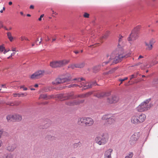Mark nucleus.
<instances>
[{"mask_svg": "<svg viewBox=\"0 0 158 158\" xmlns=\"http://www.w3.org/2000/svg\"><path fill=\"white\" fill-rule=\"evenodd\" d=\"M78 103L75 100L67 101L65 102L66 105L69 106H73L78 104Z\"/></svg>", "mask_w": 158, "mask_h": 158, "instance_id": "obj_18", "label": "nucleus"}, {"mask_svg": "<svg viewBox=\"0 0 158 158\" xmlns=\"http://www.w3.org/2000/svg\"><path fill=\"white\" fill-rule=\"evenodd\" d=\"M15 54V52H13L11 54V55L10 56H9L7 58L8 59H9L10 58V57H11L12 56H13Z\"/></svg>", "mask_w": 158, "mask_h": 158, "instance_id": "obj_48", "label": "nucleus"}, {"mask_svg": "<svg viewBox=\"0 0 158 158\" xmlns=\"http://www.w3.org/2000/svg\"><path fill=\"white\" fill-rule=\"evenodd\" d=\"M16 148V145L15 144H10L7 147V149L9 151L12 152Z\"/></svg>", "mask_w": 158, "mask_h": 158, "instance_id": "obj_15", "label": "nucleus"}, {"mask_svg": "<svg viewBox=\"0 0 158 158\" xmlns=\"http://www.w3.org/2000/svg\"><path fill=\"white\" fill-rule=\"evenodd\" d=\"M7 36L8 38L9 39L10 41H12L13 40V38L11 36V34L10 32H8L7 33Z\"/></svg>", "mask_w": 158, "mask_h": 158, "instance_id": "obj_31", "label": "nucleus"}, {"mask_svg": "<svg viewBox=\"0 0 158 158\" xmlns=\"http://www.w3.org/2000/svg\"><path fill=\"white\" fill-rule=\"evenodd\" d=\"M155 59V60H158V53L156 55Z\"/></svg>", "mask_w": 158, "mask_h": 158, "instance_id": "obj_56", "label": "nucleus"}, {"mask_svg": "<svg viewBox=\"0 0 158 158\" xmlns=\"http://www.w3.org/2000/svg\"><path fill=\"white\" fill-rule=\"evenodd\" d=\"M9 5H11L12 4V3L11 2H9Z\"/></svg>", "mask_w": 158, "mask_h": 158, "instance_id": "obj_62", "label": "nucleus"}, {"mask_svg": "<svg viewBox=\"0 0 158 158\" xmlns=\"http://www.w3.org/2000/svg\"><path fill=\"white\" fill-rule=\"evenodd\" d=\"M108 141V139L106 136L101 135L97 137L95 139V143L99 145H103Z\"/></svg>", "mask_w": 158, "mask_h": 158, "instance_id": "obj_7", "label": "nucleus"}, {"mask_svg": "<svg viewBox=\"0 0 158 158\" xmlns=\"http://www.w3.org/2000/svg\"><path fill=\"white\" fill-rule=\"evenodd\" d=\"M30 78L31 79H35L38 78V77L36 75L35 73L31 76Z\"/></svg>", "mask_w": 158, "mask_h": 158, "instance_id": "obj_34", "label": "nucleus"}, {"mask_svg": "<svg viewBox=\"0 0 158 158\" xmlns=\"http://www.w3.org/2000/svg\"><path fill=\"white\" fill-rule=\"evenodd\" d=\"M1 87L4 88H6V87L5 86V84L2 85H1Z\"/></svg>", "mask_w": 158, "mask_h": 158, "instance_id": "obj_58", "label": "nucleus"}, {"mask_svg": "<svg viewBox=\"0 0 158 158\" xmlns=\"http://www.w3.org/2000/svg\"><path fill=\"white\" fill-rule=\"evenodd\" d=\"M14 116V121H19L22 120V116L19 114H15L13 115Z\"/></svg>", "mask_w": 158, "mask_h": 158, "instance_id": "obj_21", "label": "nucleus"}, {"mask_svg": "<svg viewBox=\"0 0 158 158\" xmlns=\"http://www.w3.org/2000/svg\"><path fill=\"white\" fill-rule=\"evenodd\" d=\"M44 71L42 70H39L35 72V74L38 78L43 76L44 75Z\"/></svg>", "mask_w": 158, "mask_h": 158, "instance_id": "obj_22", "label": "nucleus"}, {"mask_svg": "<svg viewBox=\"0 0 158 158\" xmlns=\"http://www.w3.org/2000/svg\"><path fill=\"white\" fill-rule=\"evenodd\" d=\"M76 86H79L80 87H81V86H80V85H78L75 84H71L68 86H65V87H67L68 88H70L72 87H74Z\"/></svg>", "mask_w": 158, "mask_h": 158, "instance_id": "obj_32", "label": "nucleus"}, {"mask_svg": "<svg viewBox=\"0 0 158 158\" xmlns=\"http://www.w3.org/2000/svg\"><path fill=\"white\" fill-rule=\"evenodd\" d=\"M85 80L84 78H81V79H80V81H84Z\"/></svg>", "mask_w": 158, "mask_h": 158, "instance_id": "obj_61", "label": "nucleus"}, {"mask_svg": "<svg viewBox=\"0 0 158 158\" xmlns=\"http://www.w3.org/2000/svg\"><path fill=\"white\" fill-rule=\"evenodd\" d=\"M91 94V93L88 92L85 94L79 95L77 96H74L73 92L68 93L66 94H60L59 95L58 97L60 99H62V100L73 99L76 98L77 97L85 98L89 96Z\"/></svg>", "mask_w": 158, "mask_h": 158, "instance_id": "obj_2", "label": "nucleus"}, {"mask_svg": "<svg viewBox=\"0 0 158 158\" xmlns=\"http://www.w3.org/2000/svg\"><path fill=\"white\" fill-rule=\"evenodd\" d=\"M143 56H141V55H140V56H139V57H138V59H140V58H143Z\"/></svg>", "mask_w": 158, "mask_h": 158, "instance_id": "obj_57", "label": "nucleus"}, {"mask_svg": "<svg viewBox=\"0 0 158 158\" xmlns=\"http://www.w3.org/2000/svg\"><path fill=\"white\" fill-rule=\"evenodd\" d=\"M42 38H41L40 39V41L39 42V45H40L42 42Z\"/></svg>", "mask_w": 158, "mask_h": 158, "instance_id": "obj_63", "label": "nucleus"}, {"mask_svg": "<svg viewBox=\"0 0 158 158\" xmlns=\"http://www.w3.org/2000/svg\"><path fill=\"white\" fill-rule=\"evenodd\" d=\"M71 77L70 76L58 78L56 79L55 81L52 82V83L56 85L63 83H69L71 80Z\"/></svg>", "mask_w": 158, "mask_h": 158, "instance_id": "obj_5", "label": "nucleus"}, {"mask_svg": "<svg viewBox=\"0 0 158 158\" xmlns=\"http://www.w3.org/2000/svg\"><path fill=\"white\" fill-rule=\"evenodd\" d=\"M110 95V93L109 92H102L97 93L96 96L98 98H102L104 97L109 96Z\"/></svg>", "mask_w": 158, "mask_h": 158, "instance_id": "obj_13", "label": "nucleus"}, {"mask_svg": "<svg viewBox=\"0 0 158 158\" xmlns=\"http://www.w3.org/2000/svg\"><path fill=\"white\" fill-rule=\"evenodd\" d=\"M81 145V143L80 141H79L77 143H74L73 144V146L74 148H77V147H80Z\"/></svg>", "mask_w": 158, "mask_h": 158, "instance_id": "obj_27", "label": "nucleus"}, {"mask_svg": "<svg viewBox=\"0 0 158 158\" xmlns=\"http://www.w3.org/2000/svg\"><path fill=\"white\" fill-rule=\"evenodd\" d=\"M7 105H10V106H13L14 105V104H13L12 103H8V104H7Z\"/></svg>", "mask_w": 158, "mask_h": 158, "instance_id": "obj_59", "label": "nucleus"}, {"mask_svg": "<svg viewBox=\"0 0 158 158\" xmlns=\"http://www.w3.org/2000/svg\"><path fill=\"white\" fill-rule=\"evenodd\" d=\"M38 86V85L37 84H36L34 86L35 87H37Z\"/></svg>", "mask_w": 158, "mask_h": 158, "instance_id": "obj_64", "label": "nucleus"}, {"mask_svg": "<svg viewBox=\"0 0 158 158\" xmlns=\"http://www.w3.org/2000/svg\"><path fill=\"white\" fill-rule=\"evenodd\" d=\"M47 39L45 40L46 41H48L50 40V39L48 37V36H47Z\"/></svg>", "mask_w": 158, "mask_h": 158, "instance_id": "obj_53", "label": "nucleus"}, {"mask_svg": "<svg viewBox=\"0 0 158 158\" xmlns=\"http://www.w3.org/2000/svg\"><path fill=\"white\" fill-rule=\"evenodd\" d=\"M128 79V77H125L123 79H118V81H121V82H123L124 81L127 80Z\"/></svg>", "mask_w": 158, "mask_h": 158, "instance_id": "obj_43", "label": "nucleus"}, {"mask_svg": "<svg viewBox=\"0 0 158 158\" xmlns=\"http://www.w3.org/2000/svg\"><path fill=\"white\" fill-rule=\"evenodd\" d=\"M46 138L48 140L50 141H53L56 139V138L54 136H52L51 135H48L46 136Z\"/></svg>", "mask_w": 158, "mask_h": 158, "instance_id": "obj_26", "label": "nucleus"}, {"mask_svg": "<svg viewBox=\"0 0 158 158\" xmlns=\"http://www.w3.org/2000/svg\"><path fill=\"white\" fill-rule=\"evenodd\" d=\"M44 16V14L41 15L40 16V17L39 18V21H41L42 19V18Z\"/></svg>", "mask_w": 158, "mask_h": 158, "instance_id": "obj_47", "label": "nucleus"}, {"mask_svg": "<svg viewBox=\"0 0 158 158\" xmlns=\"http://www.w3.org/2000/svg\"><path fill=\"white\" fill-rule=\"evenodd\" d=\"M2 131L1 130H0V138H1L2 135Z\"/></svg>", "mask_w": 158, "mask_h": 158, "instance_id": "obj_55", "label": "nucleus"}, {"mask_svg": "<svg viewBox=\"0 0 158 158\" xmlns=\"http://www.w3.org/2000/svg\"><path fill=\"white\" fill-rule=\"evenodd\" d=\"M74 52L76 54H78L79 53V52L78 51H74Z\"/></svg>", "mask_w": 158, "mask_h": 158, "instance_id": "obj_60", "label": "nucleus"}, {"mask_svg": "<svg viewBox=\"0 0 158 158\" xmlns=\"http://www.w3.org/2000/svg\"><path fill=\"white\" fill-rule=\"evenodd\" d=\"M5 158H13V155L11 153L7 154L5 156Z\"/></svg>", "mask_w": 158, "mask_h": 158, "instance_id": "obj_36", "label": "nucleus"}, {"mask_svg": "<svg viewBox=\"0 0 158 158\" xmlns=\"http://www.w3.org/2000/svg\"><path fill=\"white\" fill-rule=\"evenodd\" d=\"M145 46L147 47L146 48V49L148 50H151L153 48V46L151 44L148 42H145Z\"/></svg>", "mask_w": 158, "mask_h": 158, "instance_id": "obj_24", "label": "nucleus"}, {"mask_svg": "<svg viewBox=\"0 0 158 158\" xmlns=\"http://www.w3.org/2000/svg\"><path fill=\"white\" fill-rule=\"evenodd\" d=\"M133 155V152H130L128 155L125 156V158H132Z\"/></svg>", "mask_w": 158, "mask_h": 158, "instance_id": "obj_33", "label": "nucleus"}, {"mask_svg": "<svg viewBox=\"0 0 158 158\" xmlns=\"http://www.w3.org/2000/svg\"><path fill=\"white\" fill-rule=\"evenodd\" d=\"M76 64H70L69 65L68 68H71L72 69H73L75 68H76Z\"/></svg>", "mask_w": 158, "mask_h": 158, "instance_id": "obj_40", "label": "nucleus"}, {"mask_svg": "<svg viewBox=\"0 0 158 158\" xmlns=\"http://www.w3.org/2000/svg\"><path fill=\"white\" fill-rule=\"evenodd\" d=\"M52 96H48L46 94H41L40 95V98H44L46 99H50L52 98Z\"/></svg>", "mask_w": 158, "mask_h": 158, "instance_id": "obj_23", "label": "nucleus"}, {"mask_svg": "<svg viewBox=\"0 0 158 158\" xmlns=\"http://www.w3.org/2000/svg\"><path fill=\"white\" fill-rule=\"evenodd\" d=\"M131 122L132 123L135 124H138L140 123L138 116H134L132 117L131 119Z\"/></svg>", "mask_w": 158, "mask_h": 158, "instance_id": "obj_17", "label": "nucleus"}, {"mask_svg": "<svg viewBox=\"0 0 158 158\" xmlns=\"http://www.w3.org/2000/svg\"><path fill=\"white\" fill-rule=\"evenodd\" d=\"M69 62V60H59L51 62L50 65L53 68L61 67L68 64Z\"/></svg>", "mask_w": 158, "mask_h": 158, "instance_id": "obj_3", "label": "nucleus"}, {"mask_svg": "<svg viewBox=\"0 0 158 158\" xmlns=\"http://www.w3.org/2000/svg\"><path fill=\"white\" fill-rule=\"evenodd\" d=\"M85 118H82L78 119V123L80 125H85Z\"/></svg>", "mask_w": 158, "mask_h": 158, "instance_id": "obj_20", "label": "nucleus"}, {"mask_svg": "<svg viewBox=\"0 0 158 158\" xmlns=\"http://www.w3.org/2000/svg\"><path fill=\"white\" fill-rule=\"evenodd\" d=\"M89 15L86 13L84 14V16L85 18H88L89 17Z\"/></svg>", "mask_w": 158, "mask_h": 158, "instance_id": "obj_46", "label": "nucleus"}, {"mask_svg": "<svg viewBox=\"0 0 158 158\" xmlns=\"http://www.w3.org/2000/svg\"><path fill=\"white\" fill-rule=\"evenodd\" d=\"M110 115L109 114H105L102 116V119L103 120H107L108 118L110 117Z\"/></svg>", "mask_w": 158, "mask_h": 158, "instance_id": "obj_30", "label": "nucleus"}, {"mask_svg": "<svg viewBox=\"0 0 158 158\" xmlns=\"http://www.w3.org/2000/svg\"><path fill=\"white\" fill-rule=\"evenodd\" d=\"M139 138V136L137 134H135L133 135L130 139V143L131 145H133L135 144L136 141Z\"/></svg>", "mask_w": 158, "mask_h": 158, "instance_id": "obj_10", "label": "nucleus"}, {"mask_svg": "<svg viewBox=\"0 0 158 158\" xmlns=\"http://www.w3.org/2000/svg\"><path fill=\"white\" fill-rule=\"evenodd\" d=\"M148 43L153 46L154 44L155 43V40L154 39H152L149 41Z\"/></svg>", "mask_w": 158, "mask_h": 158, "instance_id": "obj_37", "label": "nucleus"}, {"mask_svg": "<svg viewBox=\"0 0 158 158\" xmlns=\"http://www.w3.org/2000/svg\"><path fill=\"white\" fill-rule=\"evenodd\" d=\"M88 83L85 84L84 82H82L81 84V85H80L81 86V87L83 86L85 87L84 88H86L88 86Z\"/></svg>", "mask_w": 158, "mask_h": 158, "instance_id": "obj_38", "label": "nucleus"}, {"mask_svg": "<svg viewBox=\"0 0 158 158\" xmlns=\"http://www.w3.org/2000/svg\"><path fill=\"white\" fill-rule=\"evenodd\" d=\"M5 50V47L3 45H0V53L2 52Z\"/></svg>", "mask_w": 158, "mask_h": 158, "instance_id": "obj_39", "label": "nucleus"}, {"mask_svg": "<svg viewBox=\"0 0 158 158\" xmlns=\"http://www.w3.org/2000/svg\"><path fill=\"white\" fill-rule=\"evenodd\" d=\"M139 123L143 122L146 118V115L144 114H141L138 116Z\"/></svg>", "mask_w": 158, "mask_h": 158, "instance_id": "obj_16", "label": "nucleus"}, {"mask_svg": "<svg viewBox=\"0 0 158 158\" xmlns=\"http://www.w3.org/2000/svg\"><path fill=\"white\" fill-rule=\"evenodd\" d=\"M85 65V62H84L76 64V67L77 68H83Z\"/></svg>", "mask_w": 158, "mask_h": 158, "instance_id": "obj_25", "label": "nucleus"}, {"mask_svg": "<svg viewBox=\"0 0 158 158\" xmlns=\"http://www.w3.org/2000/svg\"><path fill=\"white\" fill-rule=\"evenodd\" d=\"M21 39L22 40H23L24 39L27 40H28V39L25 37L22 36L21 37Z\"/></svg>", "mask_w": 158, "mask_h": 158, "instance_id": "obj_45", "label": "nucleus"}, {"mask_svg": "<svg viewBox=\"0 0 158 158\" xmlns=\"http://www.w3.org/2000/svg\"><path fill=\"white\" fill-rule=\"evenodd\" d=\"M117 69V67L114 68L113 69H112L111 70H110L108 73H113Z\"/></svg>", "mask_w": 158, "mask_h": 158, "instance_id": "obj_42", "label": "nucleus"}, {"mask_svg": "<svg viewBox=\"0 0 158 158\" xmlns=\"http://www.w3.org/2000/svg\"><path fill=\"white\" fill-rule=\"evenodd\" d=\"M10 51V49H9L8 50H6L5 49V50H4L3 53L5 54L6 53Z\"/></svg>", "mask_w": 158, "mask_h": 158, "instance_id": "obj_50", "label": "nucleus"}, {"mask_svg": "<svg viewBox=\"0 0 158 158\" xmlns=\"http://www.w3.org/2000/svg\"><path fill=\"white\" fill-rule=\"evenodd\" d=\"M138 73H137L135 74H132L130 76V80H131L132 79L135 78L137 77Z\"/></svg>", "mask_w": 158, "mask_h": 158, "instance_id": "obj_41", "label": "nucleus"}, {"mask_svg": "<svg viewBox=\"0 0 158 158\" xmlns=\"http://www.w3.org/2000/svg\"><path fill=\"white\" fill-rule=\"evenodd\" d=\"M30 8L31 9H33L34 8V6L32 5H31L30 6Z\"/></svg>", "mask_w": 158, "mask_h": 158, "instance_id": "obj_52", "label": "nucleus"}, {"mask_svg": "<svg viewBox=\"0 0 158 158\" xmlns=\"http://www.w3.org/2000/svg\"><path fill=\"white\" fill-rule=\"evenodd\" d=\"M3 27L5 30L8 31L9 30V29H7L6 27H4L3 26V27Z\"/></svg>", "mask_w": 158, "mask_h": 158, "instance_id": "obj_54", "label": "nucleus"}, {"mask_svg": "<svg viewBox=\"0 0 158 158\" xmlns=\"http://www.w3.org/2000/svg\"><path fill=\"white\" fill-rule=\"evenodd\" d=\"M1 27H3V24L2 23V22L0 21V28H1Z\"/></svg>", "mask_w": 158, "mask_h": 158, "instance_id": "obj_51", "label": "nucleus"}, {"mask_svg": "<svg viewBox=\"0 0 158 158\" xmlns=\"http://www.w3.org/2000/svg\"><path fill=\"white\" fill-rule=\"evenodd\" d=\"M109 32H107L103 36V38L104 39H106L107 37L108 36L109 34Z\"/></svg>", "mask_w": 158, "mask_h": 158, "instance_id": "obj_44", "label": "nucleus"}, {"mask_svg": "<svg viewBox=\"0 0 158 158\" xmlns=\"http://www.w3.org/2000/svg\"><path fill=\"white\" fill-rule=\"evenodd\" d=\"M84 102V100H81L79 102H77L78 103V104L80 103H83Z\"/></svg>", "mask_w": 158, "mask_h": 158, "instance_id": "obj_49", "label": "nucleus"}, {"mask_svg": "<svg viewBox=\"0 0 158 158\" xmlns=\"http://www.w3.org/2000/svg\"><path fill=\"white\" fill-rule=\"evenodd\" d=\"M114 121L115 119L114 118V117L113 116L110 117V116L108 119L106 121L105 123L104 124V125L105 126H109L110 125L114 123Z\"/></svg>", "mask_w": 158, "mask_h": 158, "instance_id": "obj_11", "label": "nucleus"}, {"mask_svg": "<svg viewBox=\"0 0 158 158\" xmlns=\"http://www.w3.org/2000/svg\"><path fill=\"white\" fill-rule=\"evenodd\" d=\"M119 100L118 97L116 95H113L111 97L107 98V102L110 104L116 103Z\"/></svg>", "mask_w": 158, "mask_h": 158, "instance_id": "obj_8", "label": "nucleus"}, {"mask_svg": "<svg viewBox=\"0 0 158 158\" xmlns=\"http://www.w3.org/2000/svg\"><path fill=\"white\" fill-rule=\"evenodd\" d=\"M150 101V99H149L144 101L137 107V110L139 112H141L149 109L151 106V104L149 103Z\"/></svg>", "mask_w": 158, "mask_h": 158, "instance_id": "obj_4", "label": "nucleus"}, {"mask_svg": "<svg viewBox=\"0 0 158 158\" xmlns=\"http://www.w3.org/2000/svg\"><path fill=\"white\" fill-rule=\"evenodd\" d=\"M114 59V58H113V59H112L110 60V58L109 61H107L105 62H104L102 64H100L97 66H94L93 68V70L94 72L95 73L96 72H97L100 69V67L101 66H105L106 64L110 62V61H111V60H113V61Z\"/></svg>", "mask_w": 158, "mask_h": 158, "instance_id": "obj_9", "label": "nucleus"}, {"mask_svg": "<svg viewBox=\"0 0 158 158\" xmlns=\"http://www.w3.org/2000/svg\"><path fill=\"white\" fill-rule=\"evenodd\" d=\"M118 37L119 43L118 48L110 56V60L114 58V60L111 64L118 63L121 61L123 58H127L130 56V54H125L123 48L121 47L120 44L122 41V39L123 37V36L119 35Z\"/></svg>", "mask_w": 158, "mask_h": 158, "instance_id": "obj_1", "label": "nucleus"}, {"mask_svg": "<svg viewBox=\"0 0 158 158\" xmlns=\"http://www.w3.org/2000/svg\"><path fill=\"white\" fill-rule=\"evenodd\" d=\"M158 63V61H156V62H154L153 60L152 62H149L148 63L150 64V65H149V66L148 67H149L152 66L155 64H156V63Z\"/></svg>", "mask_w": 158, "mask_h": 158, "instance_id": "obj_35", "label": "nucleus"}, {"mask_svg": "<svg viewBox=\"0 0 158 158\" xmlns=\"http://www.w3.org/2000/svg\"><path fill=\"white\" fill-rule=\"evenodd\" d=\"M6 119L8 121H14V116L13 115H9L6 117Z\"/></svg>", "mask_w": 158, "mask_h": 158, "instance_id": "obj_29", "label": "nucleus"}, {"mask_svg": "<svg viewBox=\"0 0 158 158\" xmlns=\"http://www.w3.org/2000/svg\"><path fill=\"white\" fill-rule=\"evenodd\" d=\"M94 123L93 120L90 118H85V126H90L93 124Z\"/></svg>", "mask_w": 158, "mask_h": 158, "instance_id": "obj_12", "label": "nucleus"}, {"mask_svg": "<svg viewBox=\"0 0 158 158\" xmlns=\"http://www.w3.org/2000/svg\"><path fill=\"white\" fill-rule=\"evenodd\" d=\"M139 27H136L134 28L131 31L130 34L127 38L128 40L131 44V42L136 40L138 37V31Z\"/></svg>", "mask_w": 158, "mask_h": 158, "instance_id": "obj_6", "label": "nucleus"}, {"mask_svg": "<svg viewBox=\"0 0 158 158\" xmlns=\"http://www.w3.org/2000/svg\"><path fill=\"white\" fill-rule=\"evenodd\" d=\"M113 150L112 149L110 148L106 150L104 153V157L112 158L111 156V153L112 152Z\"/></svg>", "mask_w": 158, "mask_h": 158, "instance_id": "obj_14", "label": "nucleus"}, {"mask_svg": "<svg viewBox=\"0 0 158 158\" xmlns=\"http://www.w3.org/2000/svg\"><path fill=\"white\" fill-rule=\"evenodd\" d=\"M96 85V82H92V83H88V86L86 88H85V89L90 88H91L93 86Z\"/></svg>", "mask_w": 158, "mask_h": 158, "instance_id": "obj_28", "label": "nucleus"}, {"mask_svg": "<svg viewBox=\"0 0 158 158\" xmlns=\"http://www.w3.org/2000/svg\"><path fill=\"white\" fill-rule=\"evenodd\" d=\"M50 125V121L49 120V122L48 123H47L44 125H40L39 127L40 129H46L49 127Z\"/></svg>", "mask_w": 158, "mask_h": 158, "instance_id": "obj_19", "label": "nucleus"}]
</instances>
